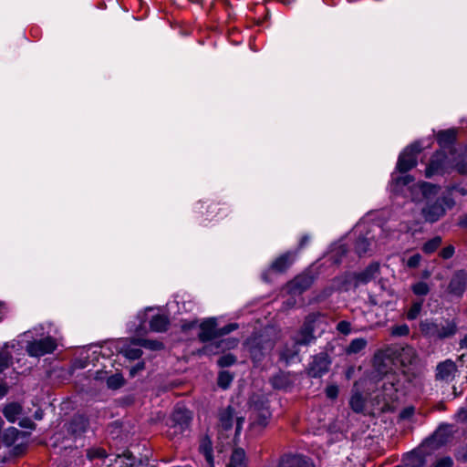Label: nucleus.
<instances>
[{
	"instance_id": "obj_1",
	"label": "nucleus",
	"mask_w": 467,
	"mask_h": 467,
	"mask_svg": "<svg viewBox=\"0 0 467 467\" xmlns=\"http://www.w3.org/2000/svg\"><path fill=\"white\" fill-rule=\"evenodd\" d=\"M412 201H417L416 192H420L422 198L426 200V205L422 208V215L427 222L434 223L441 218L447 209H451L455 202L450 194H445L432 202V198L438 194L440 187L430 182H422L410 187Z\"/></svg>"
},
{
	"instance_id": "obj_2",
	"label": "nucleus",
	"mask_w": 467,
	"mask_h": 467,
	"mask_svg": "<svg viewBox=\"0 0 467 467\" xmlns=\"http://www.w3.org/2000/svg\"><path fill=\"white\" fill-rule=\"evenodd\" d=\"M452 169L461 174L467 175V159L452 164L446 153L443 150H439L431 157V162L425 170V175L428 178L442 175Z\"/></svg>"
},
{
	"instance_id": "obj_3",
	"label": "nucleus",
	"mask_w": 467,
	"mask_h": 467,
	"mask_svg": "<svg viewBox=\"0 0 467 467\" xmlns=\"http://www.w3.org/2000/svg\"><path fill=\"white\" fill-rule=\"evenodd\" d=\"M191 420V412L188 410L182 407H176L167 421V436L173 439L182 434L189 428Z\"/></svg>"
},
{
	"instance_id": "obj_4",
	"label": "nucleus",
	"mask_w": 467,
	"mask_h": 467,
	"mask_svg": "<svg viewBox=\"0 0 467 467\" xmlns=\"http://www.w3.org/2000/svg\"><path fill=\"white\" fill-rule=\"evenodd\" d=\"M444 431L443 428H439L434 432L431 440H427L420 448L408 454L404 460V467H424L426 464L425 446L433 441H437L439 444L444 443L446 441V439L442 438Z\"/></svg>"
},
{
	"instance_id": "obj_5",
	"label": "nucleus",
	"mask_w": 467,
	"mask_h": 467,
	"mask_svg": "<svg viewBox=\"0 0 467 467\" xmlns=\"http://www.w3.org/2000/svg\"><path fill=\"white\" fill-rule=\"evenodd\" d=\"M175 303H169L165 306H147L137 314L138 321H169L171 309Z\"/></svg>"
},
{
	"instance_id": "obj_6",
	"label": "nucleus",
	"mask_w": 467,
	"mask_h": 467,
	"mask_svg": "<svg viewBox=\"0 0 467 467\" xmlns=\"http://www.w3.org/2000/svg\"><path fill=\"white\" fill-rule=\"evenodd\" d=\"M421 150V145L419 142L408 146L399 156L397 170L400 172H406L416 166L417 154Z\"/></svg>"
},
{
	"instance_id": "obj_7",
	"label": "nucleus",
	"mask_w": 467,
	"mask_h": 467,
	"mask_svg": "<svg viewBox=\"0 0 467 467\" xmlns=\"http://www.w3.org/2000/svg\"><path fill=\"white\" fill-rule=\"evenodd\" d=\"M57 348V342L51 337H46L39 339L30 341L26 345V352L31 357H42L46 354L52 353Z\"/></svg>"
},
{
	"instance_id": "obj_8",
	"label": "nucleus",
	"mask_w": 467,
	"mask_h": 467,
	"mask_svg": "<svg viewBox=\"0 0 467 467\" xmlns=\"http://www.w3.org/2000/svg\"><path fill=\"white\" fill-rule=\"evenodd\" d=\"M389 357L400 362L402 366L412 364L416 358L415 350L410 346L389 345L386 346V352Z\"/></svg>"
},
{
	"instance_id": "obj_9",
	"label": "nucleus",
	"mask_w": 467,
	"mask_h": 467,
	"mask_svg": "<svg viewBox=\"0 0 467 467\" xmlns=\"http://www.w3.org/2000/svg\"><path fill=\"white\" fill-rule=\"evenodd\" d=\"M379 274V264L372 263L362 272L356 274H348L346 277V282L349 284H353L355 287L359 285H365L371 280L375 279Z\"/></svg>"
},
{
	"instance_id": "obj_10",
	"label": "nucleus",
	"mask_w": 467,
	"mask_h": 467,
	"mask_svg": "<svg viewBox=\"0 0 467 467\" xmlns=\"http://www.w3.org/2000/svg\"><path fill=\"white\" fill-rule=\"evenodd\" d=\"M280 334V328L275 323H270L261 328L260 330L254 331L250 337L256 338L265 345V347L274 348L275 341L278 339Z\"/></svg>"
},
{
	"instance_id": "obj_11",
	"label": "nucleus",
	"mask_w": 467,
	"mask_h": 467,
	"mask_svg": "<svg viewBox=\"0 0 467 467\" xmlns=\"http://www.w3.org/2000/svg\"><path fill=\"white\" fill-rule=\"evenodd\" d=\"M331 360L327 354L320 353L313 358L307 368V375L311 378H321L329 369Z\"/></svg>"
},
{
	"instance_id": "obj_12",
	"label": "nucleus",
	"mask_w": 467,
	"mask_h": 467,
	"mask_svg": "<svg viewBox=\"0 0 467 467\" xmlns=\"http://www.w3.org/2000/svg\"><path fill=\"white\" fill-rule=\"evenodd\" d=\"M420 329L427 335L435 336L438 338H445L455 334L456 326L455 323H447L446 326H442L440 328L437 323H420Z\"/></svg>"
},
{
	"instance_id": "obj_13",
	"label": "nucleus",
	"mask_w": 467,
	"mask_h": 467,
	"mask_svg": "<svg viewBox=\"0 0 467 467\" xmlns=\"http://www.w3.org/2000/svg\"><path fill=\"white\" fill-rule=\"evenodd\" d=\"M244 345L248 348L251 358L255 363L261 362L266 354L273 349L272 348L265 347L259 340L256 341V338L250 337L245 340Z\"/></svg>"
},
{
	"instance_id": "obj_14",
	"label": "nucleus",
	"mask_w": 467,
	"mask_h": 467,
	"mask_svg": "<svg viewBox=\"0 0 467 467\" xmlns=\"http://www.w3.org/2000/svg\"><path fill=\"white\" fill-rule=\"evenodd\" d=\"M386 352V347L379 350L373 358V366L378 373L377 377L387 375L391 369V364L394 361L393 357H389Z\"/></svg>"
},
{
	"instance_id": "obj_15",
	"label": "nucleus",
	"mask_w": 467,
	"mask_h": 467,
	"mask_svg": "<svg viewBox=\"0 0 467 467\" xmlns=\"http://www.w3.org/2000/svg\"><path fill=\"white\" fill-rule=\"evenodd\" d=\"M467 272L459 270L455 272L450 280L448 291L451 295L461 297L466 288Z\"/></svg>"
},
{
	"instance_id": "obj_16",
	"label": "nucleus",
	"mask_w": 467,
	"mask_h": 467,
	"mask_svg": "<svg viewBox=\"0 0 467 467\" xmlns=\"http://www.w3.org/2000/svg\"><path fill=\"white\" fill-rule=\"evenodd\" d=\"M270 383L275 389L287 391L294 387L295 376L290 372L279 371L270 378Z\"/></svg>"
},
{
	"instance_id": "obj_17",
	"label": "nucleus",
	"mask_w": 467,
	"mask_h": 467,
	"mask_svg": "<svg viewBox=\"0 0 467 467\" xmlns=\"http://www.w3.org/2000/svg\"><path fill=\"white\" fill-rule=\"evenodd\" d=\"M313 278L308 275H301L290 281L285 287L288 294L301 295L305 290L310 287Z\"/></svg>"
},
{
	"instance_id": "obj_18",
	"label": "nucleus",
	"mask_w": 467,
	"mask_h": 467,
	"mask_svg": "<svg viewBox=\"0 0 467 467\" xmlns=\"http://www.w3.org/2000/svg\"><path fill=\"white\" fill-rule=\"evenodd\" d=\"M280 467H314L311 460L299 454L284 455L280 461Z\"/></svg>"
},
{
	"instance_id": "obj_19",
	"label": "nucleus",
	"mask_w": 467,
	"mask_h": 467,
	"mask_svg": "<svg viewBox=\"0 0 467 467\" xmlns=\"http://www.w3.org/2000/svg\"><path fill=\"white\" fill-rule=\"evenodd\" d=\"M143 323H140L137 327L135 328V331L137 333L136 335V340L134 343L138 345L139 347H143L151 350H160L163 348V344L161 341L158 340H151V339H145L141 337V336L147 332V328L142 326Z\"/></svg>"
},
{
	"instance_id": "obj_20",
	"label": "nucleus",
	"mask_w": 467,
	"mask_h": 467,
	"mask_svg": "<svg viewBox=\"0 0 467 467\" xmlns=\"http://www.w3.org/2000/svg\"><path fill=\"white\" fill-rule=\"evenodd\" d=\"M136 337L127 339L119 348V353L130 360L139 359L142 355V350L134 343Z\"/></svg>"
},
{
	"instance_id": "obj_21",
	"label": "nucleus",
	"mask_w": 467,
	"mask_h": 467,
	"mask_svg": "<svg viewBox=\"0 0 467 467\" xmlns=\"http://www.w3.org/2000/svg\"><path fill=\"white\" fill-rule=\"evenodd\" d=\"M374 235L368 232L366 235H360L355 244V250L357 254L361 256L371 252L376 247V242L373 240Z\"/></svg>"
},
{
	"instance_id": "obj_22",
	"label": "nucleus",
	"mask_w": 467,
	"mask_h": 467,
	"mask_svg": "<svg viewBox=\"0 0 467 467\" xmlns=\"http://www.w3.org/2000/svg\"><path fill=\"white\" fill-rule=\"evenodd\" d=\"M296 257L295 252H286L277 257L271 265L270 269L276 273H283L293 264Z\"/></svg>"
},
{
	"instance_id": "obj_23",
	"label": "nucleus",
	"mask_w": 467,
	"mask_h": 467,
	"mask_svg": "<svg viewBox=\"0 0 467 467\" xmlns=\"http://www.w3.org/2000/svg\"><path fill=\"white\" fill-rule=\"evenodd\" d=\"M313 331L314 328L311 326V323H305L294 337L296 345L308 346L311 344L316 339V337L313 335Z\"/></svg>"
},
{
	"instance_id": "obj_24",
	"label": "nucleus",
	"mask_w": 467,
	"mask_h": 467,
	"mask_svg": "<svg viewBox=\"0 0 467 467\" xmlns=\"http://www.w3.org/2000/svg\"><path fill=\"white\" fill-rule=\"evenodd\" d=\"M88 427V420L84 415H75L72 420H70L67 431L75 436H80L86 431Z\"/></svg>"
},
{
	"instance_id": "obj_25",
	"label": "nucleus",
	"mask_w": 467,
	"mask_h": 467,
	"mask_svg": "<svg viewBox=\"0 0 467 467\" xmlns=\"http://www.w3.org/2000/svg\"><path fill=\"white\" fill-rule=\"evenodd\" d=\"M456 370L455 364L451 361L447 360L445 362L440 363L437 366L436 368V379H441V380H448L453 376V373Z\"/></svg>"
},
{
	"instance_id": "obj_26",
	"label": "nucleus",
	"mask_w": 467,
	"mask_h": 467,
	"mask_svg": "<svg viewBox=\"0 0 467 467\" xmlns=\"http://www.w3.org/2000/svg\"><path fill=\"white\" fill-rule=\"evenodd\" d=\"M249 406L254 413L264 411L265 410H270L269 401L263 394L254 393L249 399Z\"/></svg>"
},
{
	"instance_id": "obj_27",
	"label": "nucleus",
	"mask_w": 467,
	"mask_h": 467,
	"mask_svg": "<svg viewBox=\"0 0 467 467\" xmlns=\"http://www.w3.org/2000/svg\"><path fill=\"white\" fill-rule=\"evenodd\" d=\"M3 414L10 422H15L23 415V408L19 403L11 402L3 409Z\"/></svg>"
},
{
	"instance_id": "obj_28",
	"label": "nucleus",
	"mask_w": 467,
	"mask_h": 467,
	"mask_svg": "<svg viewBox=\"0 0 467 467\" xmlns=\"http://www.w3.org/2000/svg\"><path fill=\"white\" fill-rule=\"evenodd\" d=\"M439 145L443 149H450L456 140V130L453 129L441 130L437 134Z\"/></svg>"
},
{
	"instance_id": "obj_29",
	"label": "nucleus",
	"mask_w": 467,
	"mask_h": 467,
	"mask_svg": "<svg viewBox=\"0 0 467 467\" xmlns=\"http://www.w3.org/2000/svg\"><path fill=\"white\" fill-rule=\"evenodd\" d=\"M412 182V178L410 175L395 176L392 174V182L390 184V191L394 193H402L403 188L408 186Z\"/></svg>"
},
{
	"instance_id": "obj_30",
	"label": "nucleus",
	"mask_w": 467,
	"mask_h": 467,
	"mask_svg": "<svg viewBox=\"0 0 467 467\" xmlns=\"http://www.w3.org/2000/svg\"><path fill=\"white\" fill-rule=\"evenodd\" d=\"M349 406L356 413H363L366 407V398L359 391H354L350 400Z\"/></svg>"
},
{
	"instance_id": "obj_31",
	"label": "nucleus",
	"mask_w": 467,
	"mask_h": 467,
	"mask_svg": "<svg viewBox=\"0 0 467 467\" xmlns=\"http://www.w3.org/2000/svg\"><path fill=\"white\" fill-rule=\"evenodd\" d=\"M244 460V451L241 448H237L233 451L227 467H246Z\"/></svg>"
},
{
	"instance_id": "obj_32",
	"label": "nucleus",
	"mask_w": 467,
	"mask_h": 467,
	"mask_svg": "<svg viewBox=\"0 0 467 467\" xmlns=\"http://www.w3.org/2000/svg\"><path fill=\"white\" fill-rule=\"evenodd\" d=\"M234 417V410L229 406L225 410H223L219 414V420L222 427L224 430H229L233 426Z\"/></svg>"
},
{
	"instance_id": "obj_33",
	"label": "nucleus",
	"mask_w": 467,
	"mask_h": 467,
	"mask_svg": "<svg viewBox=\"0 0 467 467\" xmlns=\"http://www.w3.org/2000/svg\"><path fill=\"white\" fill-rule=\"evenodd\" d=\"M216 324L217 323H206V328H205V331H206V351L207 350L212 351L213 347H215V345L217 348H230L232 347V346H230L229 342H225L223 340H221L220 342H218V345L213 341H210V339H209L210 332L213 328V326L216 325Z\"/></svg>"
},
{
	"instance_id": "obj_34",
	"label": "nucleus",
	"mask_w": 467,
	"mask_h": 467,
	"mask_svg": "<svg viewBox=\"0 0 467 467\" xmlns=\"http://www.w3.org/2000/svg\"><path fill=\"white\" fill-rule=\"evenodd\" d=\"M297 347L298 345H296L295 341L292 347L285 346L280 353L281 359L285 360L286 363L291 362L298 355Z\"/></svg>"
},
{
	"instance_id": "obj_35",
	"label": "nucleus",
	"mask_w": 467,
	"mask_h": 467,
	"mask_svg": "<svg viewBox=\"0 0 467 467\" xmlns=\"http://www.w3.org/2000/svg\"><path fill=\"white\" fill-rule=\"evenodd\" d=\"M18 437V431L16 428H8L5 431L3 435L1 436V441L5 446H11L13 445Z\"/></svg>"
},
{
	"instance_id": "obj_36",
	"label": "nucleus",
	"mask_w": 467,
	"mask_h": 467,
	"mask_svg": "<svg viewBox=\"0 0 467 467\" xmlns=\"http://www.w3.org/2000/svg\"><path fill=\"white\" fill-rule=\"evenodd\" d=\"M367 346V340L364 339V338H356V339H353L350 344L348 346L347 349H346V352L348 354V355H351V354H358L359 353L362 349H364Z\"/></svg>"
},
{
	"instance_id": "obj_37",
	"label": "nucleus",
	"mask_w": 467,
	"mask_h": 467,
	"mask_svg": "<svg viewBox=\"0 0 467 467\" xmlns=\"http://www.w3.org/2000/svg\"><path fill=\"white\" fill-rule=\"evenodd\" d=\"M106 383L109 389H118L125 384V379L120 373H116L108 377Z\"/></svg>"
},
{
	"instance_id": "obj_38",
	"label": "nucleus",
	"mask_w": 467,
	"mask_h": 467,
	"mask_svg": "<svg viewBox=\"0 0 467 467\" xmlns=\"http://www.w3.org/2000/svg\"><path fill=\"white\" fill-rule=\"evenodd\" d=\"M233 379L234 376L229 371L222 370L218 374L217 384L220 388L226 389L230 387Z\"/></svg>"
},
{
	"instance_id": "obj_39",
	"label": "nucleus",
	"mask_w": 467,
	"mask_h": 467,
	"mask_svg": "<svg viewBox=\"0 0 467 467\" xmlns=\"http://www.w3.org/2000/svg\"><path fill=\"white\" fill-rule=\"evenodd\" d=\"M411 291L415 296H425L430 293L431 287L426 282L419 281L411 285Z\"/></svg>"
},
{
	"instance_id": "obj_40",
	"label": "nucleus",
	"mask_w": 467,
	"mask_h": 467,
	"mask_svg": "<svg viewBox=\"0 0 467 467\" xmlns=\"http://www.w3.org/2000/svg\"><path fill=\"white\" fill-rule=\"evenodd\" d=\"M254 424L261 427H265L268 424V420L271 418L270 410H265L264 411H258L254 413Z\"/></svg>"
},
{
	"instance_id": "obj_41",
	"label": "nucleus",
	"mask_w": 467,
	"mask_h": 467,
	"mask_svg": "<svg viewBox=\"0 0 467 467\" xmlns=\"http://www.w3.org/2000/svg\"><path fill=\"white\" fill-rule=\"evenodd\" d=\"M236 361H237V358L234 355L228 353V354L219 357L216 361V364L220 368H226V367H230V366L235 364Z\"/></svg>"
},
{
	"instance_id": "obj_42",
	"label": "nucleus",
	"mask_w": 467,
	"mask_h": 467,
	"mask_svg": "<svg viewBox=\"0 0 467 467\" xmlns=\"http://www.w3.org/2000/svg\"><path fill=\"white\" fill-rule=\"evenodd\" d=\"M12 356L5 348L0 349V372L7 368L11 364Z\"/></svg>"
},
{
	"instance_id": "obj_43",
	"label": "nucleus",
	"mask_w": 467,
	"mask_h": 467,
	"mask_svg": "<svg viewBox=\"0 0 467 467\" xmlns=\"http://www.w3.org/2000/svg\"><path fill=\"white\" fill-rule=\"evenodd\" d=\"M422 304H423V300H420V301H418V302H415L412 304V306H410V308L409 309V311L407 313V317L410 320H414L419 317L421 307H422Z\"/></svg>"
},
{
	"instance_id": "obj_44",
	"label": "nucleus",
	"mask_w": 467,
	"mask_h": 467,
	"mask_svg": "<svg viewBox=\"0 0 467 467\" xmlns=\"http://www.w3.org/2000/svg\"><path fill=\"white\" fill-rule=\"evenodd\" d=\"M107 452L102 448H91L88 450L87 456L88 459H104L107 457Z\"/></svg>"
},
{
	"instance_id": "obj_45",
	"label": "nucleus",
	"mask_w": 467,
	"mask_h": 467,
	"mask_svg": "<svg viewBox=\"0 0 467 467\" xmlns=\"http://www.w3.org/2000/svg\"><path fill=\"white\" fill-rule=\"evenodd\" d=\"M441 244V237H435L427 242L423 246V251L427 254L434 252Z\"/></svg>"
},
{
	"instance_id": "obj_46",
	"label": "nucleus",
	"mask_w": 467,
	"mask_h": 467,
	"mask_svg": "<svg viewBox=\"0 0 467 467\" xmlns=\"http://www.w3.org/2000/svg\"><path fill=\"white\" fill-rule=\"evenodd\" d=\"M410 328L406 324L395 326L391 328V335L396 337H402L408 335Z\"/></svg>"
},
{
	"instance_id": "obj_47",
	"label": "nucleus",
	"mask_w": 467,
	"mask_h": 467,
	"mask_svg": "<svg viewBox=\"0 0 467 467\" xmlns=\"http://www.w3.org/2000/svg\"><path fill=\"white\" fill-rule=\"evenodd\" d=\"M454 457L458 462H467V443L455 451Z\"/></svg>"
},
{
	"instance_id": "obj_48",
	"label": "nucleus",
	"mask_w": 467,
	"mask_h": 467,
	"mask_svg": "<svg viewBox=\"0 0 467 467\" xmlns=\"http://www.w3.org/2000/svg\"><path fill=\"white\" fill-rule=\"evenodd\" d=\"M421 261V255L420 254H414L406 260V265L410 268H416L420 265Z\"/></svg>"
},
{
	"instance_id": "obj_49",
	"label": "nucleus",
	"mask_w": 467,
	"mask_h": 467,
	"mask_svg": "<svg viewBox=\"0 0 467 467\" xmlns=\"http://www.w3.org/2000/svg\"><path fill=\"white\" fill-rule=\"evenodd\" d=\"M170 323H149L150 330L154 332H165Z\"/></svg>"
},
{
	"instance_id": "obj_50",
	"label": "nucleus",
	"mask_w": 467,
	"mask_h": 467,
	"mask_svg": "<svg viewBox=\"0 0 467 467\" xmlns=\"http://www.w3.org/2000/svg\"><path fill=\"white\" fill-rule=\"evenodd\" d=\"M17 420L18 421V425L21 427V428H26V429H30V430H34L36 428V424L34 421H32L29 418L27 417H20V419H18Z\"/></svg>"
},
{
	"instance_id": "obj_51",
	"label": "nucleus",
	"mask_w": 467,
	"mask_h": 467,
	"mask_svg": "<svg viewBox=\"0 0 467 467\" xmlns=\"http://www.w3.org/2000/svg\"><path fill=\"white\" fill-rule=\"evenodd\" d=\"M119 458H123L126 460V462H124V467H133L134 466V462H135V458L133 457L132 453H130V451H127V452H124L121 456L119 455L118 456Z\"/></svg>"
},
{
	"instance_id": "obj_52",
	"label": "nucleus",
	"mask_w": 467,
	"mask_h": 467,
	"mask_svg": "<svg viewBox=\"0 0 467 467\" xmlns=\"http://www.w3.org/2000/svg\"><path fill=\"white\" fill-rule=\"evenodd\" d=\"M414 411H415L414 407H412V406L406 407L400 412V418L401 420H409L413 416Z\"/></svg>"
},
{
	"instance_id": "obj_53",
	"label": "nucleus",
	"mask_w": 467,
	"mask_h": 467,
	"mask_svg": "<svg viewBox=\"0 0 467 467\" xmlns=\"http://www.w3.org/2000/svg\"><path fill=\"white\" fill-rule=\"evenodd\" d=\"M326 395L327 398L334 400L338 395V388L336 385H329L326 388Z\"/></svg>"
},
{
	"instance_id": "obj_54",
	"label": "nucleus",
	"mask_w": 467,
	"mask_h": 467,
	"mask_svg": "<svg viewBox=\"0 0 467 467\" xmlns=\"http://www.w3.org/2000/svg\"><path fill=\"white\" fill-rule=\"evenodd\" d=\"M452 464L453 462L450 457H444L437 461L435 467H451Z\"/></svg>"
},
{
	"instance_id": "obj_55",
	"label": "nucleus",
	"mask_w": 467,
	"mask_h": 467,
	"mask_svg": "<svg viewBox=\"0 0 467 467\" xmlns=\"http://www.w3.org/2000/svg\"><path fill=\"white\" fill-rule=\"evenodd\" d=\"M453 254H454V247L452 245H449L441 251V256L443 259H449V258L452 257Z\"/></svg>"
},
{
	"instance_id": "obj_56",
	"label": "nucleus",
	"mask_w": 467,
	"mask_h": 467,
	"mask_svg": "<svg viewBox=\"0 0 467 467\" xmlns=\"http://www.w3.org/2000/svg\"><path fill=\"white\" fill-rule=\"evenodd\" d=\"M145 368V364L143 361H140L138 362L135 366H133L132 368H130V375L131 377H134L139 371H141L143 370Z\"/></svg>"
},
{
	"instance_id": "obj_57",
	"label": "nucleus",
	"mask_w": 467,
	"mask_h": 467,
	"mask_svg": "<svg viewBox=\"0 0 467 467\" xmlns=\"http://www.w3.org/2000/svg\"><path fill=\"white\" fill-rule=\"evenodd\" d=\"M289 295H290V297L287 298V300L285 302V308H291L294 306H296L297 303L296 297L299 296V295H292V294H289Z\"/></svg>"
},
{
	"instance_id": "obj_58",
	"label": "nucleus",
	"mask_w": 467,
	"mask_h": 467,
	"mask_svg": "<svg viewBox=\"0 0 467 467\" xmlns=\"http://www.w3.org/2000/svg\"><path fill=\"white\" fill-rule=\"evenodd\" d=\"M237 328H238L237 323H229L227 326L221 328V330H222L223 334H228Z\"/></svg>"
},
{
	"instance_id": "obj_59",
	"label": "nucleus",
	"mask_w": 467,
	"mask_h": 467,
	"mask_svg": "<svg viewBox=\"0 0 467 467\" xmlns=\"http://www.w3.org/2000/svg\"><path fill=\"white\" fill-rule=\"evenodd\" d=\"M337 329L344 334H347L350 330V323H337Z\"/></svg>"
},
{
	"instance_id": "obj_60",
	"label": "nucleus",
	"mask_w": 467,
	"mask_h": 467,
	"mask_svg": "<svg viewBox=\"0 0 467 467\" xmlns=\"http://www.w3.org/2000/svg\"><path fill=\"white\" fill-rule=\"evenodd\" d=\"M451 191H456L461 195H466L467 194V190L465 188H463V187L453 186V187H451V188H450L448 190V193L447 194H450V196H451Z\"/></svg>"
},
{
	"instance_id": "obj_61",
	"label": "nucleus",
	"mask_w": 467,
	"mask_h": 467,
	"mask_svg": "<svg viewBox=\"0 0 467 467\" xmlns=\"http://www.w3.org/2000/svg\"><path fill=\"white\" fill-rule=\"evenodd\" d=\"M206 462L209 464V467H213V459L211 454V450L208 448V444L206 443Z\"/></svg>"
},
{
	"instance_id": "obj_62",
	"label": "nucleus",
	"mask_w": 467,
	"mask_h": 467,
	"mask_svg": "<svg viewBox=\"0 0 467 467\" xmlns=\"http://www.w3.org/2000/svg\"><path fill=\"white\" fill-rule=\"evenodd\" d=\"M244 418L243 417H237L236 418V433H239L241 429H242V424L244 422Z\"/></svg>"
},
{
	"instance_id": "obj_63",
	"label": "nucleus",
	"mask_w": 467,
	"mask_h": 467,
	"mask_svg": "<svg viewBox=\"0 0 467 467\" xmlns=\"http://www.w3.org/2000/svg\"><path fill=\"white\" fill-rule=\"evenodd\" d=\"M347 252V248L345 247V245H338L336 250H335V254L336 255L337 254H345Z\"/></svg>"
},
{
	"instance_id": "obj_64",
	"label": "nucleus",
	"mask_w": 467,
	"mask_h": 467,
	"mask_svg": "<svg viewBox=\"0 0 467 467\" xmlns=\"http://www.w3.org/2000/svg\"><path fill=\"white\" fill-rule=\"evenodd\" d=\"M458 418L462 421L467 420V410H461L458 413Z\"/></svg>"
}]
</instances>
